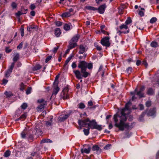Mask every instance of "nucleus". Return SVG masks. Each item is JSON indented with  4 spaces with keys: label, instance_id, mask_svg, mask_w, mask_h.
Listing matches in <instances>:
<instances>
[{
    "label": "nucleus",
    "instance_id": "nucleus-1",
    "mask_svg": "<svg viewBox=\"0 0 159 159\" xmlns=\"http://www.w3.org/2000/svg\"><path fill=\"white\" fill-rule=\"evenodd\" d=\"M131 102H129L127 103L124 108L122 109L120 114L118 113L115 114L113 116V119L115 123V125L121 131H123L125 128L129 127V125L125 123L127 120L126 116L128 115L131 112L130 108Z\"/></svg>",
    "mask_w": 159,
    "mask_h": 159
},
{
    "label": "nucleus",
    "instance_id": "nucleus-2",
    "mask_svg": "<svg viewBox=\"0 0 159 159\" xmlns=\"http://www.w3.org/2000/svg\"><path fill=\"white\" fill-rule=\"evenodd\" d=\"M80 125H86L87 127H90L91 129H95L99 131H101L102 128L101 125H98L95 120H90L88 118L84 119V121H80L79 122Z\"/></svg>",
    "mask_w": 159,
    "mask_h": 159
},
{
    "label": "nucleus",
    "instance_id": "nucleus-3",
    "mask_svg": "<svg viewBox=\"0 0 159 159\" xmlns=\"http://www.w3.org/2000/svg\"><path fill=\"white\" fill-rule=\"evenodd\" d=\"M78 67L81 69V73L83 74L82 76L86 78L90 74L86 71L87 68L90 69L93 68V64L91 63H88L84 61H80L79 63Z\"/></svg>",
    "mask_w": 159,
    "mask_h": 159
},
{
    "label": "nucleus",
    "instance_id": "nucleus-4",
    "mask_svg": "<svg viewBox=\"0 0 159 159\" xmlns=\"http://www.w3.org/2000/svg\"><path fill=\"white\" fill-rule=\"evenodd\" d=\"M37 102L41 104L37 107V111H41L44 109L45 106L47 105V101L43 99H40L38 100Z\"/></svg>",
    "mask_w": 159,
    "mask_h": 159
},
{
    "label": "nucleus",
    "instance_id": "nucleus-5",
    "mask_svg": "<svg viewBox=\"0 0 159 159\" xmlns=\"http://www.w3.org/2000/svg\"><path fill=\"white\" fill-rule=\"evenodd\" d=\"M110 38L109 37H105L103 38L101 41V43L104 46L109 47L110 45L109 42Z\"/></svg>",
    "mask_w": 159,
    "mask_h": 159
},
{
    "label": "nucleus",
    "instance_id": "nucleus-6",
    "mask_svg": "<svg viewBox=\"0 0 159 159\" xmlns=\"http://www.w3.org/2000/svg\"><path fill=\"white\" fill-rule=\"evenodd\" d=\"M15 65V62H12L9 67L8 69L5 73V75L6 77H8L11 74Z\"/></svg>",
    "mask_w": 159,
    "mask_h": 159
},
{
    "label": "nucleus",
    "instance_id": "nucleus-7",
    "mask_svg": "<svg viewBox=\"0 0 159 159\" xmlns=\"http://www.w3.org/2000/svg\"><path fill=\"white\" fill-rule=\"evenodd\" d=\"M88 49L87 46L83 45H80L79 46L80 50L79 53L80 54H83Z\"/></svg>",
    "mask_w": 159,
    "mask_h": 159
},
{
    "label": "nucleus",
    "instance_id": "nucleus-8",
    "mask_svg": "<svg viewBox=\"0 0 159 159\" xmlns=\"http://www.w3.org/2000/svg\"><path fill=\"white\" fill-rule=\"evenodd\" d=\"M106 7V6L105 4H104L101 5L98 8V12L100 14H103L104 13Z\"/></svg>",
    "mask_w": 159,
    "mask_h": 159
},
{
    "label": "nucleus",
    "instance_id": "nucleus-9",
    "mask_svg": "<svg viewBox=\"0 0 159 159\" xmlns=\"http://www.w3.org/2000/svg\"><path fill=\"white\" fill-rule=\"evenodd\" d=\"M92 150L93 151H96V153L98 154H100L102 152V149L98 146H93L92 148Z\"/></svg>",
    "mask_w": 159,
    "mask_h": 159
},
{
    "label": "nucleus",
    "instance_id": "nucleus-10",
    "mask_svg": "<svg viewBox=\"0 0 159 159\" xmlns=\"http://www.w3.org/2000/svg\"><path fill=\"white\" fill-rule=\"evenodd\" d=\"M137 28L140 30H143L144 28V25L143 23L142 22H138Z\"/></svg>",
    "mask_w": 159,
    "mask_h": 159
},
{
    "label": "nucleus",
    "instance_id": "nucleus-11",
    "mask_svg": "<svg viewBox=\"0 0 159 159\" xmlns=\"http://www.w3.org/2000/svg\"><path fill=\"white\" fill-rule=\"evenodd\" d=\"M61 34V31L59 28L55 29L54 30V34L57 37H59Z\"/></svg>",
    "mask_w": 159,
    "mask_h": 159
},
{
    "label": "nucleus",
    "instance_id": "nucleus-12",
    "mask_svg": "<svg viewBox=\"0 0 159 159\" xmlns=\"http://www.w3.org/2000/svg\"><path fill=\"white\" fill-rule=\"evenodd\" d=\"M156 112V109L155 108H153L150 110L147 113V115L150 116H153L155 114Z\"/></svg>",
    "mask_w": 159,
    "mask_h": 159
},
{
    "label": "nucleus",
    "instance_id": "nucleus-13",
    "mask_svg": "<svg viewBox=\"0 0 159 159\" xmlns=\"http://www.w3.org/2000/svg\"><path fill=\"white\" fill-rule=\"evenodd\" d=\"M74 72L77 79H80L82 78V75L81 74L79 70H76L74 71Z\"/></svg>",
    "mask_w": 159,
    "mask_h": 159
},
{
    "label": "nucleus",
    "instance_id": "nucleus-14",
    "mask_svg": "<svg viewBox=\"0 0 159 159\" xmlns=\"http://www.w3.org/2000/svg\"><path fill=\"white\" fill-rule=\"evenodd\" d=\"M28 132L27 131H23L21 133V137L24 139L27 138Z\"/></svg>",
    "mask_w": 159,
    "mask_h": 159
},
{
    "label": "nucleus",
    "instance_id": "nucleus-15",
    "mask_svg": "<svg viewBox=\"0 0 159 159\" xmlns=\"http://www.w3.org/2000/svg\"><path fill=\"white\" fill-rule=\"evenodd\" d=\"M79 38L80 35L79 34H77L76 35L74 36L70 41L72 42H73L76 43V42L78 41V39Z\"/></svg>",
    "mask_w": 159,
    "mask_h": 159
},
{
    "label": "nucleus",
    "instance_id": "nucleus-16",
    "mask_svg": "<svg viewBox=\"0 0 159 159\" xmlns=\"http://www.w3.org/2000/svg\"><path fill=\"white\" fill-rule=\"evenodd\" d=\"M77 45V44L75 42H71L70 41L68 47L71 49L74 48Z\"/></svg>",
    "mask_w": 159,
    "mask_h": 159
},
{
    "label": "nucleus",
    "instance_id": "nucleus-17",
    "mask_svg": "<svg viewBox=\"0 0 159 159\" xmlns=\"http://www.w3.org/2000/svg\"><path fill=\"white\" fill-rule=\"evenodd\" d=\"M35 131V134L37 136L41 135L42 134V132L40 129L36 128Z\"/></svg>",
    "mask_w": 159,
    "mask_h": 159
},
{
    "label": "nucleus",
    "instance_id": "nucleus-18",
    "mask_svg": "<svg viewBox=\"0 0 159 159\" xmlns=\"http://www.w3.org/2000/svg\"><path fill=\"white\" fill-rule=\"evenodd\" d=\"M91 148L89 147L88 148H84L81 150V152L82 153H89L90 151Z\"/></svg>",
    "mask_w": 159,
    "mask_h": 159
},
{
    "label": "nucleus",
    "instance_id": "nucleus-19",
    "mask_svg": "<svg viewBox=\"0 0 159 159\" xmlns=\"http://www.w3.org/2000/svg\"><path fill=\"white\" fill-rule=\"evenodd\" d=\"M61 94L63 99H66L69 98V96L67 94L68 93H61Z\"/></svg>",
    "mask_w": 159,
    "mask_h": 159
},
{
    "label": "nucleus",
    "instance_id": "nucleus-20",
    "mask_svg": "<svg viewBox=\"0 0 159 159\" xmlns=\"http://www.w3.org/2000/svg\"><path fill=\"white\" fill-rule=\"evenodd\" d=\"M52 118H50V120L49 121H47L46 123V125L47 127H49L52 125Z\"/></svg>",
    "mask_w": 159,
    "mask_h": 159
},
{
    "label": "nucleus",
    "instance_id": "nucleus-21",
    "mask_svg": "<svg viewBox=\"0 0 159 159\" xmlns=\"http://www.w3.org/2000/svg\"><path fill=\"white\" fill-rule=\"evenodd\" d=\"M147 93L149 95H152L154 93V91L152 88H149L147 91Z\"/></svg>",
    "mask_w": 159,
    "mask_h": 159
},
{
    "label": "nucleus",
    "instance_id": "nucleus-22",
    "mask_svg": "<svg viewBox=\"0 0 159 159\" xmlns=\"http://www.w3.org/2000/svg\"><path fill=\"white\" fill-rule=\"evenodd\" d=\"M41 68V66L39 64H37L34 66L32 68V70L34 71H36L39 70Z\"/></svg>",
    "mask_w": 159,
    "mask_h": 159
},
{
    "label": "nucleus",
    "instance_id": "nucleus-23",
    "mask_svg": "<svg viewBox=\"0 0 159 159\" xmlns=\"http://www.w3.org/2000/svg\"><path fill=\"white\" fill-rule=\"evenodd\" d=\"M85 8L88 10H91L93 11L97 10L98 8L93 7L90 6H86L85 7Z\"/></svg>",
    "mask_w": 159,
    "mask_h": 159
},
{
    "label": "nucleus",
    "instance_id": "nucleus-24",
    "mask_svg": "<svg viewBox=\"0 0 159 159\" xmlns=\"http://www.w3.org/2000/svg\"><path fill=\"white\" fill-rule=\"evenodd\" d=\"M116 31H117V33L119 35H120L121 33H124V34L127 33L129 32V29H128V30H127V31L126 32L125 31H122L121 32L119 30H118V28H117L116 29Z\"/></svg>",
    "mask_w": 159,
    "mask_h": 159
},
{
    "label": "nucleus",
    "instance_id": "nucleus-25",
    "mask_svg": "<svg viewBox=\"0 0 159 159\" xmlns=\"http://www.w3.org/2000/svg\"><path fill=\"white\" fill-rule=\"evenodd\" d=\"M116 31H117V33L119 35H120L121 33H124V34L127 33L129 32V29H128V30H127V31L126 32L125 31H122L121 32L119 30H118V28H117L116 29Z\"/></svg>",
    "mask_w": 159,
    "mask_h": 159
},
{
    "label": "nucleus",
    "instance_id": "nucleus-26",
    "mask_svg": "<svg viewBox=\"0 0 159 159\" xmlns=\"http://www.w3.org/2000/svg\"><path fill=\"white\" fill-rule=\"evenodd\" d=\"M4 94L7 96V98H9L13 95V94L10 91L8 92L6 91Z\"/></svg>",
    "mask_w": 159,
    "mask_h": 159
},
{
    "label": "nucleus",
    "instance_id": "nucleus-27",
    "mask_svg": "<svg viewBox=\"0 0 159 159\" xmlns=\"http://www.w3.org/2000/svg\"><path fill=\"white\" fill-rule=\"evenodd\" d=\"M77 107L79 108L83 109L85 108V106L84 103L81 102L77 105Z\"/></svg>",
    "mask_w": 159,
    "mask_h": 159
},
{
    "label": "nucleus",
    "instance_id": "nucleus-28",
    "mask_svg": "<svg viewBox=\"0 0 159 159\" xmlns=\"http://www.w3.org/2000/svg\"><path fill=\"white\" fill-rule=\"evenodd\" d=\"M71 16V14L69 12H66L63 13L61 15V16L62 17H69Z\"/></svg>",
    "mask_w": 159,
    "mask_h": 159
},
{
    "label": "nucleus",
    "instance_id": "nucleus-29",
    "mask_svg": "<svg viewBox=\"0 0 159 159\" xmlns=\"http://www.w3.org/2000/svg\"><path fill=\"white\" fill-rule=\"evenodd\" d=\"M88 128L87 129H84L83 130V131L84 132V134L85 135H88L89 133V127H88Z\"/></svg>",
    "mask_w": 159,
    "mask_h": 159
},
{
    "label": "nucleus",
    "instance_id": "nucleus-30",
    "mask_svg": "<svg viewBox=\"0 0 159 159\" xmlns=\"http://www.w3.org/2000/svg\"><path fill=\"white\" fill-rule=\"evenodd\" d=\"M73 56L74 55H72L71 56H70L69 57H68V58L67 59L65 62V63L64 64L65 66H66L67 65V64L68 63L69 61L71 59L72 57H73Z\"/></svg>",
    "mask_w": 159,
    "mask_h": 159
},
{
    "label": "nucleus",
    "instance_id": "nucleus-31",
    "mask_svg": "<svg viewBox=\"0 0 159 159\" xmlns=\"http://www.w3.org/2000/svg\"><path fill=\"white\" fill-rule=\"evenodd\" d=\"M136 94L138 96H139L140 98H141L143 97H144V93L143 92H140V91H139V92H137L136 93Z\"/></svg>",
    "mask_w": 159,
    "mask_h": 159
},
{
    "label": "nucleus",
    "instance_id": "nucleus-32",
    "mask_svg": "<svg viewBox=\"0 0 159 159\" xmlns=\"http://www.w3.org/2000/svg\"><path fill=\"white\" fill-rule=\"evenodd\" d=\"M19 58V54L18 53H16L15 54L14 56L13 60L14 61H16Z\"/></svg>",
    "mask_w": 159,
    "mask_h": 159
},
{
    "label": "nucleus",
    "instance_id": "nucleus-33",
    "mask_svg": "<svg viewBox=\"0 0 159 159\" xmlns=\"http://www.w3.org/2000/svg\"><path fill=\"white\" fill-rule=\"evenodd\" d=\"M111 147V144H108L106 145L104 147V149L105 150H108L110 149Z\"/></svg>",
    "mask_w": 159,
    "mask_h": 159
},
{
    "label": "nucleus",
    "instance_id": "nucleus-34",
    "mask_svg": "<svg viewBox=\"0 0 159 159\" xmlns=\"http://www.w3.org/2000/svg\"><path fill=\"white\" fill-rule=\"evenodd\" d=\"M42 143H51L52 142V141L49 139H43L41 140Z\"/></svg>",
    "mask_w": 159,
    "mask_h": 159
},
{
    "label": "nucleus",
    "instance_id": "nucleus-35",
    "mask_svg": "<svg viewBox=\"0 0 159 159\" xmlns=\"http://www.w3.org/2000/svg\"><path fill=\"white\" fill-rule=\"evenodd\" d=\"M158 45L157 42L154 41L152 42L151 43V46L153 48H156L157 47Z\"/></svg>",
    "mask_w": 159,
    "mask_h": 159
},
{
    "label": "nucleus",
    "instance_id": "nucleus-36",
    "mask_svg": "<svg viewBox=\"0 0 159 159\" xmlns=\"http://www.w3.org/2000/svg\"><path fill=\"white\" fill-rule=\"evenodd\" d=\"M123 29H128V27L126 24L125 25L123 24L120 26V30H122Z\"/></svg>",
    "mask_w": 159,
    "mask_h": 159
},
{
    "label": "nucleus",
    "instance_id": "nucleus-37",
    "mask_svg": "<svg viewBox=\"0 0 159 159\" xmlns=\"http://www.w3.org/2000/svg\"><path fill=\"white\" fill-rule=\"evenodd\" d=\"M80 121H84V120H78V123L80 126V127L79 128V129H82V127H87V126L86 125H80L79 123Z\"/></svg>",
    "mask_w": 159,
    "mask_h": 159
},
{
    "label": "nucleus",
    "instance_id": "nucleus-38",
    "mask_svg": "<svg viewBox=\"0 0 159 159\" xmlns=\"http://www.w3.org/2000/svg\"><path fill=\"white\" fill-rule=\"evenodd\" d=\"M33 139V135L30 134L28 132V136L27 139L29 140H32Z\"/></svg>",
    "mask_w": 159,
    "mask_h": 159
},
{
    "label": "nucleus",
    "instance_id": "nucleus-39",
    "mask_svg": "<svg viewBox=\"0 0 159 159\" xmlns=\"http://www.w3.org/2000/svg\"><path fill=\"white\" fill-rule=\"evenodd\" d=\"M64 29L66 30H68L70 29V26L68 24H66L64 26Z\"/></svg>",
    "mask_w": 159,
    "mask_h": 159
},
{
    "label": "nucleus",
    "instance_id": "nucleus-40",
    "mask_svg": "<svg viewBox=\"0 0 159 159\" xmlns=\"http://www.w3.org/2000/svg\"><path fill=\"white\" fill-rule=\"evenodd\" d=\"M27 115L26 113H24L19 118L18 120H20L22 119V120L25 119Z\"/></svg>",
    "mask_w": 159,
    "mask_h": 159
},
{
    "label": "nucleus",
    "instance_id": "nucleus-41",
    "mask_svg": "<svg viewBox=\"0 0 159 159\" xmlns=\"http://www.w3.org/2000/svg\"><path fill=\"white\" fill-rule=\"evenodd\" d=\"M10 155V152L9 150H7L4 153V156L5 157H7Z\"/></svg>",
    "mask_w": 159,
    "mask_h": 159
},
{
    "label": "nucleus",
    "instance_id": "nucleus-42",
    "mask_svg": "<svg viewBox=\"0 0 159 159\" xmlns=\"http://www.w3.org/2000/svg\"><path fill=\"white\" fill-rule=\"evenodd\" d=\"M69 115L68 114L65 115L63 117H61L60 118V120L61 121H63L67 118L68 117Z\"/></svg>",
    "mask_w": 159,
    "mask_h": 159
},
{
    "label": "nucleus",
    "instance_id": "nucleus-43",
    "mask_svg": "<svg viewBox=\"0 0 159 159\" xmlns=\"http://www.w3.org/2000/svg\"><path fill=\"white\" fill-rule=\"evenodd\" d=\"M132 21L130 18L129 17L126 21L125 23L126 25H127L131 23L132 22Z\"/></svg>",
    "mask_w": 159,
    "mask_h": 159
},
{
    "label": "nucleus",
    "instance_id": "nucleus-44",
    "mask_svg": "<svg viewBox=\"0 0 159 159\" xmlns=\"http://www.w3.org/2000/svg\"><path fill=\"white\" fill-rule=\"evenodd\" d=\"M25 85L23 83H21L20 85V89L21 91H23L25 89Z\"/></svg>",
    "mask_w": 159,
    "mask_h": 159
},
{
    "label": "nucleus",
    "instance_id": "nucleus-45",
    "mask_svg": "<svg viewBox=\"0 0 159 159\" xmlns=\"http://www.w3.org/2000/svg\"><path fill=\"white\" fill-rule=\"evenodd\" d=\"M59 90V88L58 87V86H57L54 89V93L55 94H56L58 93Z\"/></svg>",
    "mask_w": 159,
    "mask_h": 159
},
{
    "label": "nucleus",
    "instance_id": "nucleus-46",
    "mask_svg": "<svg viewBox=\"0 0 159 159\" xmlns=\"http://www.w3.org/2000/svg\"><path fill=\"white\" fill-rule=\"evenodd\" d=\"M124 9V8L122 7L119 8L118 12L120 14H122L123 13Z\"/></svg>",
    "mask_w": 159,
    "mask_h": 159
},
{
    "label": "nucleus",
    "instance_id": "nucleus-47",
    "mask_svg": "<svg viewBox=\"0 0 159 159\" xmlns=\"http://www.w3.org/2000/svg\"><path fill=\"white\" fill-rule=\"evenodd\" d=\"M55 24L58 26H60L62 25V23L59 21H56L54 22Z\"/></svg>",
    "mask_w": 159,
    "mask_h": 159
},
{
    "label": "nucleus",
    "instance_id": "nucleus-48",
    "mask_svg": "<svg viewBox=\"0 0 159 159\" xmlns=\"http://www.w3.org/2000/svg\"><path fill=\"white\" fill-rule=\"evenodd\" d=\"M157 21V18L156 17H153L150 20V22L151 23H153Z\"/></svg>",
    "mask_w": 159,
    "mask_h": 159
},
{
    "label": "nucleus",
    "instance_id": "nucleus-49",
    "mask_svg": "<svg viewBox=\"0 0 159 159\" xmlns=\"http://www.w3.org/2000/svg\"><path fill=\"white\" fill-rule=\"evenodd\" d=\"M27 103H23L21 106L22 109H23V110L27 108Z\"/></svg>",
    "mask_w": 159,
    "mask_h": 159
},
{
    "label": "nucleus",
    "instance_id": "nucleus-50",
    "mask_svg": "<svg viewBox=\"0 0 159 159\" xmlns=\"http://www.w3.org/2000/svg\"><path fill=\"white\" fill-rule=\"evenodd\" d=\"M20 30V34L22 37H23L24 35V29L23 27L21 28Z\"/></svg>",
    "mask_w": 159,
    "mask_h": 159
},
{
    "label": "nucleus",
    "instance_id": "nucleus-51",
    "mask_svg": "<svg viewBox=\"0 0 159 159\" xmlns=\"http://www.w3.org/2000/svg\"><path fill=\"white\" fill-rule=\"evenodd\" d=\"M95 47L96 48L97 50L98 51H101L102 49L101 47L99 46L97 44H94Z\"/></svg>",
    "mask_w": 159,
    "mask_h": 159
},
{
    "label": "nucleus",
    "instance_id": "nucleus-52",
    "mask_svg": "<svg viewBox=\"0 0 159 159\" xmlns=\"http://www.w3.org/2000/svg\"><path fill=\"white\" fill-rule=\"evenodd\" d=\"M31 87H29L26 91V94H29L31 93Z\"/></svg>",
    "mask_w": 159,
    "mask_h": 159
},
{
    "label": "nucleus",
    "instance_id": "nucleus-53",
    "mask_svg": "<svg viewBox=\"0 0 159 159\" xmlns=\"http://www.w3.org/2000/svg\"><path fill=\"white\" fill-rule=\"evenodd\" d=\"M23 42H21L19 45L17 47V49H20L22 48L23 45Z\"/></svg>",
    "mask_w": 159,
    "mask_h": 159
},
{
    "label": "nucleus",
    "instance_id": "nucleus-54",
    "mask_svg": "<svg viewBox=\"0 0 159 159\" xmlns=\"http://www.w3.org/2000/svg\"><path fill=\"white\" fill-rule=\"evenodd\" d=\"M68 91V87H65L63 90L62 93H67Z\"/></svg>",
    "mask_w": 159,
    "mask_h": 159
},
{
    "label": "nucleus",
    "instance_id": "nucleus-55",
    "mask_svg": "<svg viewBox=\"0 0 159 159\" xmlns=\"http://www.w3.org/2000/svg\"><path fill=\"white\" fill-rule=\"evenodd\" d=\"M132 70V68L131 67H129L126 70V71L128 73H130Z\"/></svg>",
    "mask_w": 159,
    "mask_h": 159
},
{
    "label": "nucleus",
    "instance_id": "nucleus-56",
    "mask_svg": "<svg viewBox=\"0 0 159 159\" xmlns=\"http://www.w3.org/2000/svg\"><path fill=\"white\" fill-rule=\"evenodd\" d=\"M8 80H7L4 79L2 80V84L6 85L7 83Z\"/></svg>",
    "mask_w": 159,
    "mask_h": 159
},
{
    "label": "nucleus",
    "instance_id": "nucleus-57",
    "mask_svg": "<svg viewBox=\"0 0 159 159\" xmlns=\"http://www.w3.org/2000/svg\"><path fill=\"white\" fill-rule=\"evenodd\" d=\"M151 102L150 101H148L146 102V106L147 107H149L151 106Z\"/></svg>",
    "mask_w": 159,
    "mask_h": 159
},
{
    "label": "nucleus",
    "instance_id": "nucleus-58",
    "mask_svg": "<svg viewBox=\"0 0 159 159\" xmlns=\"http://www.w3.org/2000/svg\"><path fill=\"white\" fill-rule=\"evenodd\" d=\"M52 58V56H48L46 59L45 62H48Z\"/></svg>",
    "mask_w": 159,
    "mask_h": 159
},
{
    "label": "nucleus",
    "instance_id": "nucleus-59",
    "mask_svg": "<svg viewBox=\"0 0 159 159\" xmlns=\"http://www.w3.org/2000/svg\"><path fill=\"white\" fill-rule=\"evenodd\" d=\"M11 5L13 9H15L17 7V5L16 3L14 2L12 3Z\"/></svg>",
    "mask_w": 159,
    "mask_h": 159
},
{
    "label": "nucleus",
    "instance_id": "nucleus-60",
    "mask_svg": "<svg viewBox=\"0 0 159 159\" xmlns=\"http://www.w3.org/2000/svg\"><path fill=\"white\" fill-rule=\"evenodd\" d=\"M24 14V13L21 12L20 11H18V12L16 14V15L17 16H20L22 14Z\"/></svg>",
    "mask_w": 159,
    "mask_h": 159
},
{
    "label": "nucleus",
    "instance_id": "nucleus-61",
    "mask_svg": "<svg viewBox=\"0 0 159 159\" xmlns=\"http://www.w3.org/2000/svg\"><path fill=\"white\" fill-rule=\"evenodd\" d=\"M71 66H72V68L73 69L75 68L77 66V65L76 64V62H73V63L72 64Z\"/></svg>",
    "mask_w": 159,
    "mask_h": 159
},
{
    "label": "nucleus",
    "instance_id": "nucleus-62",
    "mask_svg": "<svg viewBox=\"0 0 159 159\" xmlns=\"http://www.w3.org/2000/svg\"><path fill=\"white\" fill-rule=\"evenodd\" d=\"M145 113L143 112L141 115L139 117V119L140 120H142V119L143 117L144 116V115H145Z\"/></svg>",
    "mask_w": 159,
    "mask_h": 159
},
{
    "label": "nucleus",
    "instance_id": "nucleus-63",
    "mask_svg": "<svg viewBox=\"0 0 159 159\" xmlns=\"http://www.w3.org/2000/svg\"><path fill=\"white\" fill-rule=\"evenodd\" d=\"M36 7L35 5L34 4H31L30 6V8L31 10L34 9Z\"/></svg>",
    "mask_w": 159,
    "mask_h": 159
},
{
    "label": "nucleus",
    "instance_id": "nucleus-64",
    "mask_svg": "<svg viewBox=\"0 0 159 159\" xmlns=\"http://www.w3.org/2000/svg\"><path fill=\"white\" fill-rule=\"evenodd\" d=\"M59 47L57 46V47H55L54 48L53 51L54 53H55L57 52V50L58 49Z\"/></svg>",
    "mask_w": 159,
    "mask_h": 159
}]
</instances>
